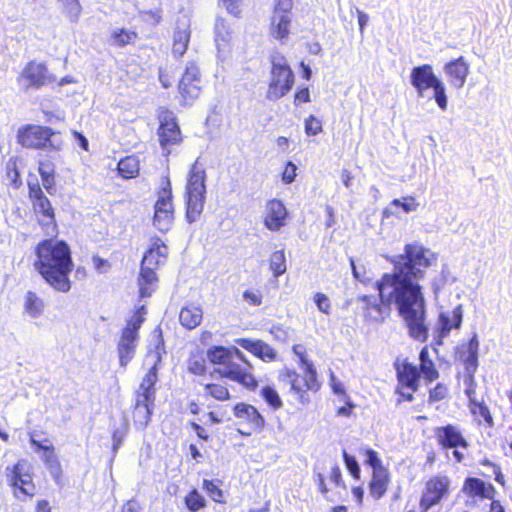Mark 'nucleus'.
<instances>
[{
	"label": "nucleus",
	"mask_w": 512,
	"mask_h": 512,
	"mask_svg": "<svg viewBox=\"0 0 512 512\" xmlns=\"http://www.w3.org/2000/svg\"><path fill=\"white\" fill-rule=\"evenodd\" d=\"M156 197L152 223L158 231L165 233L173 225L175 212L172 184L168 175H164L161 178L159 187L156 190Z\"/></svg>",
	"instance_id": "ddd939ff"
},
{
	"label": "nucleus",
	"mask_w": 512,
	"mask_h": 512,
	"mask_svg": "<svg viewBox=\"0 0 512 512\" xmlns=\"http://www.w3.org/2000/svg\"><path fill=\"white\" fill-rule=\"evenodd\" d=\"M223 6L227 9V11L235 16L239 15V5L237 0H221Z\"/></svg>",
	"instance_id": "69168bd1"
},
{
	"label": "nucleus",
	"mask_w": 512,
	"mask_h": 512,
	"mask_svg": "<svg viewBox=\"0 0 512 512\" xmlns=\"http://www.w3.org/2000/svg\"><path fill=\"white\" fill-rule=\"evenodd\" d=\"M128 432V423L124 424L122 430L116 429L112 432V440H113V450L117 451L118 448L122 445L125 435Z\"/></svg>",
	"instance_id": "bf43d9fd"
},
{
	"label": "nucleus",
	"mask_w": 512,
	"mask_h": 512,
	"mask_svg": "<svg viewBox=\"0 0 512 512\" xmlns=\"http://www.w3.org/2000/svg\"><path fill=\"white\" fill-rule=\"evenodd\" d=\"M270 79L266 91V99L277 101L286 96L295 82V74L286 57L279 51L270 55Z\"/></svg>",
	"instance_id": "6e6552de"
},
{
	"label": "nucleus",
	"mask_w": 512,
	"mask_h": 512,
	"mask_svg": "<svg viewBox=\"0 0 512 512\" xmlns=\"http://www.w3.org/2000/svg\"><path fill=\"white\" fill-rule=\"evenodd\" d=\"M299 364L302 373L294 368L284 366L278 371L277 380L283 386H288L299 403L306 405L311 402V396L318 393L322 387L316 367L307 359L304 353H299Z\"/></svg>",
	"instance_id": "423d86ee"
},
{
	"label": "nucleus",
	"mask_w": 512,
	"mask_h": 512,
	"mask_svg": "<svg viewBox=\"0 0 512 512\" xmlns=\"http://www.w3.org/2000/svg\"><path fill=\"white\" fill-rule=\"evenodd\" d=\"M207 417L212 424H220L229 420L228 412L225 408L218 406L215 410L207 413Z\"/></svg>",
	"instance_id": "603ef678"
},
{
	"label": "nucleus",
	"mask_w": 512,
	"mask_h": 512,
	"mask_svg": "<svg viewBox=\"0 0 512 512\" xmlns=\"http://www.w3.org/2000/svg\"><path fill=\"white\" fill-rule=\"evenodd\" d=\"M243 298L251 306H260L263 302V295L260 291L246 290L243 292Z\"/></svg>",
	"instance_id": "6e6d98bb"
},
{
	"label": "nucleus",
	"mask_w": 512,
	"mask_h": 512,
	"mask_svg": "<svg viewBox=\"0 0 512 512\" xmlns=\"http://www.w3.org/2000/svg\"><path fill=\"white\" fill-rule=\"evenodd\" d=\"M6 478L13 495L19 499H33L37 493L33 467L26 459H19L6 467Z\"/></svg>",
	"instance_id": "f8f14e48"
},
{
	"label": "nucleus",
	"mask_w": 512,
	"mask_h": 512,
	"mask_svg": "<svg viewBox=\"0 0 512 512\" xmlns=\"http://www.w3.org/2000/svg\"><path fill=\"white\" fill-rule=\"evenodd\" d=\"M411 85L418 96H423L428 89L433 90V98L438 107L445 111L448 106L446 87L443 81L434 73L430 64H422L411 69Z\"/></svg>",
	"instance_id": "9d476101"
},
{
	"label": "nucleus",
	"mask_w": 512,
	"mask_h": 512,
	"mask_svg": "<svg viewBox=\"0 0 512 512\" xmlns=\"http://www.w3.org/2000/svg\"><path fill=\"white\" fill-rule=\"evenodd\" d=\"M269 267L275 278L286 272V258L282 250L274 251L269 258Z\"/></svg>",
	"instance_id": "a18cd8bd"
},
{
	"label": "nucleus",
	"mask_w": 512,
	"mask_h": 512,
	"mask_svg": "<svg viewBox=\"0 0 512 512\" xmlns=\"http://www.w3.org/2000/svg\"><path fill=\"white\" fill-rule=\"evenodd\" d=\"M59 10L70 22H76L81 13L82 6L79 0H57Z\"/></svg>",
	"instance_id": "ea45409f"
},
{
	"label": "nucleus",
	"mask_w": 512,
	"mask_h": 512,
	"mask_svg": "<svg viewBox=\"0 0 512 512\" xmlns=\"http://www.w3.org/2000/svg\"><path fill=\"white\" fill-rule=\"evenodd\" d=\"M449 396V387L443 382H438L428 389V403L435 404L447 399Z\"/></svg>",
	"instance_id": "49530a36"
},
{
	"label": "nucleus",
	"mask_w": 512,
	"mask_h": 512,
	"mask_svg": "<svg viewBox=\"0 0 512 512\" xmlns=\"http://www.w3.org/2000/svg\"><path fill=\"white\" fill-rule=\"evenodd\" d=\"M452 492V481L443 473L429 476L424 482L419 498L420 512H428L433 507L446 501Z\"/></svg>",
	"instance_id": "4468645a"
},
{
	"label": "nucleus",
	"mask_w": 512,
	"mask_h": 512,
	"mask_svg": "<svg viewBox=\"0 0 512 512\" xmlns=\"http://www.w3.org/2000/svg\"><path fill=\"white\" fill-rule=\"evenodd\" d=\"M289 212L284 203L277 198L269 199L262 215L264 227L272 232H277L286 226Z\"/></svg>",
	"instance_id": "4be33fe9"
},
{
	"label": "nucleus",
	"mask_w": 512,
	"mask_h": 512,
	"mask_svg": "<svg viewBox=\"0 0 512 512\" xmlns=\"http://www.w3.org/2000/svg\"><path fill=\"white\" fill-rule=\"evenodd\" d=\"M314 301L319 311L324 314H330L331 312V302L329 298L321 292H317L314 295Z\"/></svg>",
	"instance_id": "864d4df0"
},
{
	"label": "nucleus",
	"mask_w": 512,
	"mask_h": 512,
	"mask_svg": "<svg viewBox=\"0 0 512 512\" xmlns=\"http://www.w3.org/2000/svg\"><path fill=\"white\" fill-rule=\"evenodd\" d=\"M139 36L135 30L118 28L112 31L109 37L110 44L117 48H123L127 45H134Z\"/></svg>",
	"instance_id": "e433bc0d"
},
{
	"label": "nucleus",
	"mask_w": 512,
	"mask_h": 512,
	"mask_svg": "<svg viewBox=\"0 0 512 512\" xmlns=\"http://www.w3.org/2000/svg\"><path fill=\"white\" fill-rule=\"evenodd\" d=\"M55 77L49 73L44 62L35 60L28 61L17 77V82L24 90L41 89L42 87L55 82Z\"/></svg>",
	"instance_id": "6ab92c4d"
},
{
	"label": "nucleus",
	"mask_w": 512,
	"mask_h": 512,
	"mask_svg": "<svg viewBox=\"0 0 512 512\" xmlns=\"http://www.w3.org/2000/svg\"><path fill=\"white\" fill-rule=\"evenodd\" d=\"M28 199L31 203V208L34 214L38 217V223L41 227L52 226L53 229L57 228L55 209L46 196L39 181L27 182Z\"/></svg>",
	"instance_id": "f3484780"
},
{
	"label": "nucleus",
	"mask_w": 512,
	"mask_h": 512,
	"mask_svg": "<svg viewBox=\"0 0 512 512\" xmlns=\"http://www.w3.org/2000/svg\"><path fill=\"white\" fill-rule=\"evenodd\" d=\"M45 301L37 292L28 290L23 298V311L30 318L41 317L45 311Z\"/></svg>",
	"instance_id": "473e14b6"
},
{
	"label": "nucleus",
	"mask_w": 512,
	"mask_h": 512,
	"mask_svg": "<svg viewBox=\"0 0 512 512\" xmlns=\"http://www.w3.org/2000/svg\"><path fill=\"white\" fill-rule=\"evenodd\" d=\"M365 463L372 468V473L368 482L370 496L374 500L381 499L388 491L391 483V474L389 469L382 464L378 453L371 449H365Z\"/></svg>",
	"instance_id": "dca6fc26"
},
{
	"label": "nucleus",
	"mask_w": 512,
	"mask_h": 512,
	"mask_svg": "<svg viewBox=\"0 0 512 512\" xmlns=\"http://www.w3.org/2000/svg\"><path fill=\"white\" fill-rule=\"evenodd\" d=\"M234 416L245 423L249 430L247 432L240 431L242 435L249 436L253 432H260L265 427V419L258 409L248 403L238 402L232 408Z\"/></svg>",
	"instance_id": "5701e85b"
},
{
	"label": "nucleus",
	"mask_w": 512,
	"mask_h": 512,
	"mask_svg": "<svg viewBox=\"0 0 512 512\" xmlns=\"http://www.w3.org/2000/svg\"><path fill=\"white\" fill-rule=\"evenodd\" d=\"M316 483H317V486H318V489L319 491L322 493V495L328 500V501H333L334 499L332 497H330L329 495V489L325 483V478L323 476V474L321 473H318L316 475V479H315Z\"/></svg>",
	"instance_id": "e2e57ef3"
},
{
	"label": "nucleus",
	"mask_w": 512,
	"mask_h": 512,
	"mask_svg": "<svg viewBox=\"0 0 512 512\" xmlns=\"http://www.w3.org/2000/svg\"><path fill=\"white\" fill-rule=\"evenodd\" d=\"M154 333H156V360L148 369L147 373L142 378L138 389L134 393L135 403L132 408V418L134 425L140 428H145L151 421L156 397L158 368L161 362V355L162 353H165V343L162 330L158 327L154 330Z\"/></svg>",
	"instance_id": "39448f33"
},
{
	"label": "nucleus",
	"mask_w": 512,
	"mask_h": 512,
	"mask_svg": "<svg viewBox=\"0 0 512 512\" xmlns=\"http://www.w3.org/2000/svg\"><path fill=\"white\" fill-rule=\"evenodd\" d=\"M323 130L322 121L314 115H309L305 119V133L308 136H316Z\"/></svg>",
	"instance_id": "09e8293b"
},
{
	"label": "nucleus",
	"mask_w": 512,
	"mask_h": 512,
	"mask_svg": "<svg viewBox=\"0 0 512 512\" xmlns=\"http://www.w3.org/2000/svg\"><path fill=\"white\" fill-rule=\"evenodd\" d=\"M38 436V433L31 432L29 434V441L34 450L41 454V459L54 481L60 484L63 480V469L56 454L55 447L48 438L40 440Z\"/></svg>",
	"instance_id": "aec40b11"
},
{
	"label": "nucleus",
	"mask_w": 512,
	"mask_h": 512,
	"mask_svg": "<svg viewBox=\"0 0 512 512\" xmlns=\"http://www.w3.org/2000/svg\"><path fill=\"white\" fill-rule=\"evenodd\" d=\"M418 360L419 365L411 362L408 357L397 358L393 362L397 380L395 394L398 403L414 401V395L420 388L421 378L428 385L440 377L427 345L420 350Z\"/></svg>",
	"instance_id": "20e7f679"
},
{
	"label": "nucleus",
	"mask_w": 512,
	"mask_h": 512,
	"mask_svg": "<svg viewBox=\"0 0 512 512\" xmlns=\"http://www.w3.org/2000/svg\"><path fill=\"white\" fill-rule=\"evenodd\" d=\"M220 480H208L204 479L202 482V488L205 490L210 499L216 503H225L224 491L221 489Z\"/></svg>",
	"instance_id": "79ce46f5"
},
{
	"label": "nucleus",
	"mask_w": 512,
	"mask_h": 512,
	"mask_svg": "<svg viewBox=\"0 0 512 512\" xmlns=\"http://www.w3.org/2000/svg\"><path fill=\"white\" fill-rule=\"evenodd\" d=\"M190 31L188 29H178L174 32L172 53L175 57H182L189 46Z\"/></svg>",
	"instance_id": "58836bf2"
},
{
	"label": "nucleus",
	"mask_w": 512,
	"mask_h": 512,
	"mask_svg": "<svg viewBox=\"0 0 512 512\" xmlns=\"http://www.w3.org/2000/svg\"><path fill=\"white\" fill-rule=\"evenodd\" d=\"M5 176L9 181V184L14 189H19L22 186V179L20 170L18 168L17 158L11 157L5 166Z\"/></svg>",
	"instance_id": "37998d69"
},
{
	"label": "nucleus",
	"mask_w": 512,
	"mask_h": 512,
	"mask_svg": "<svg viewBox=\"0 0 512 512\" xmlns=\"http://www.w3.org/2000/svg\"><path fill=\"white\" fill-rule=\"evenodd\" d=\"M38 173L42 180L43 188L48 194H53L56 186V167L51 158H45L38 162Z\"/></svg>",
	"instance_id": "72a5a7b5"
},
{
	"label": "nucleus",
	"mask_w": 512,
	"mask_h": 512,
	"mask_svg": "<svg viewBox=\"0 0 512 512\" xmlns=\"http://www.w3.org/2000/svg\"><path fill=\"white\" fill-rule=\"evenodd\" d=\"M296 171H297V166L292 161H288L284 165L283 171L281 173L282 181L285 184L292 183L296 178V175H297Z\"/></svg>",
	"instance_id": "5fc2aeb1"
},
{
	"label": "nucleus",
	"mask_w": 512,
	"mask_h": 512,
	"mask_svg": "<svg viewBox=\"0 0 512 512\" xmlns=\"http://www.w3.org/2000/svg\"><path fill=\"white\" fill-rule=\"evenodd\" d=\"M35 512H52L50 503L46 499H39L35 503Z\"/></svg>",
	"instance_id": "774afa93"
},
{
	"label": "nucleus",
	"mask_w": 512,
	"mask_h": 512,
	"mask_svg": "<svg viewBox=\"0 0 512 512\" xmlns=\"http://www.w3.org/2000/svg\"><path fill=\"white\" fill-rule=\"evenodd\" d=\"M147 309L145 305L137 307L131 318L126 321L125 327L117 344L119 364L126 367L134 358L139 339V330L146 320Z\"/></svg>",
	"instance_id": "9b49d317"
},
{
	"label": "nucleus",
	"mask_w": 512,
	"mask_h": 512,
	"mask_svg": "<svg viewBox=\"0 0 512 512\" xmlns=\"http://www.w3.org/2000/svg\"><path fill=\"white\" fill-rule=\"evenodd\" d=\"M330 480L334 484L335 487H341L342 489L346 488V485L342 479V472L338 465L332 467L330 472Z\"/></svg>",
	"instance_id": "052dcab7"
},
{
	"label": "nucleus",
	"mask_w": 512,
	"mask_h": 512,
	"mask_svg": "<svg viewBox=\"0 0 512 512\" xmlns=\"http://www.w3.org/2000/svg\"><path fill=\"white\" fill-rule=\"evenodd\" d=\"M158 121V142L163 150L170 153L173 146L180 145L183 135L174 112L167 107H159L156 113Z\"/></svg>",
	"instance_id": "2eb2a0df"
},
{
	"label": "nucleus",
	"mask_w": 512,
	"mask_h": 512,
	"mask_svg": "<svg viewBox=\"0 0 512 512\" xmlns=\"http://www.w3.org/2000/svg\"><path fill=\"white\" fill-rule=\"evenodd\" d=\"M392 264L394 272L383 274L375 283L379 302L369 295L358 296V313L366 324H380L390 316L391 302L394 300L409 336L425 342L429 335L426 304L421 286L414 281L422 279L431 265L429 251L418 243L406 244L404 252L396 255Z\"/></svg>",
	"instance_id": "f257e3e1"
},
{
	"label": "nucleus",
	"mask_w": 512,
	"mask_h": 512,
	"mask_svg": "<svg viewBox=\"0 0 512 512\" xmlns=\"http://www.w3.org/2000/svg\"><path fill=\"white\" fill-rule=\"evenodd\" d=\"M345 466L352 477L356 480L360 478V467L354 456L349 455L345 450L342 453Z\"/></svg>",
	"instance_id": "3c124183"
},
{
	"label": "nucleus",
	"mask_w": 512,
	"mask_h": 512,
	"mask_svg": "<svg viewBox=\"0 0 512 512\" xmlns=\"http://www.w3.org/2000/svg\"><path fill=\"white\" fill-rule=\"evenodd\" d=\"M310 101V91L308 87L298 89L294 94L295 105H300Z\"/></svg>",
	"instance_id": "680f3d73"
},
{
	"label": "nucleus",
	"mask_w": 512,
	"mask_h": 512,
	"mask_svg": "<svg viewBox=\"0 0 512 512\" xmlns=\"http://www.w3.org/2000/svg\"><path fill=\"white\" fill-rule=\"evenodd\" d=\"M184 504L189 512H197L207 506V501L196 488H192L185 495Z\"/></svg>",
	"instance_id": "a19ab883"
},
{
	"label": "nucleus",
	"mask_w": 512,
	"mask_h": 512,
	"mask_svg": "<svg viewBox=\"0 0 512 512\" xmlns=\"http://www.w3.org/2000/svg\"><path fill=\"white\" fill-rule=\"evenodd\" d=\"M215 33H216V41H228L230 38V32L228 30V27L226 25V22L221 19L218 20L215 24Z\"/></svg>",
	"instance_id": "4d7b16f0"
},
{
	"label": "nucleus",
	"mask_w": 512,
	"mask_h": 512,
	"mask_svg": "<svg viewBox=\"0 0 512 512\" xmlns=\"http://www.w3.org/2000/svg\"><path fill=\"white\" fill-rule=\"evenodd\" d=\"M462 306L457 305L451 312H441L438 316V326L434 342L440 346L444 338L448 337L452 329H459L462 324Z\"/></svg>",
	"instance_id": "b1692460"
},
{
	"label": "nucleus",
	"mask_w": 512,
	"mask_h": 512,
	"mask_svg": "<svg viewBox=\"0 0 512 512\" xmlns=\"http://www.w3.org/2000/svg\"><path fill=\"white\" fill-rule=\"evenodd\" d=\"M201 93V75L199 68L191 63L187 65L178 83L179 101L182 106H191Z\"/></svg>",
	"instance_id": "412c9836"
},
{
	"label": "nucleus",
	"mask_w": 512,
	"mask_h": 512,
	"mask_svg": "<svg viewBox=\"0 0 512 512\" xmlns=\"http://www.w3.org/2000/svg\"><path fill=\"white\" fill-rule=\"evenodd\" d=\"M203 318L202 308L198 305L187 304L181 308L179 312L180 324L188 329L193 330L198 327Z\"/></svg>",
	"instance_id": "f704fd0d"
},
{
	"label": "nucleus",
	"mask_w": 512,
	"mask_h": 512,
	"mask_svg": "<svg viewBox=\"0 0 512 512\" xmlns=\"http://www.w3.org/2000/svg\"><path fill=\"white\" fill-rule=\"evenodd\" d=\"M190 426L195 431L198 438H200L203 441H207L209 439V434L207 433L204 427H202L196 422H190Z\"/></svg>",
	"instance_id": "338daca9"
},
{
	"label": "nucleus",
	"mask_w": 512,
	"mask_h": 512,
	"mask_svg": "<svg viewBox=\"0 0 512 512\" xmlns=\"http://www.w3.org/2000/svg\"><path fill=\"white\" fill-rule=\"evenodd\" d=\"M206 171L197 158L191 165L185 187L186 218L188 222L196 221L203 212L206 198Z\"/></svg>",
	"instance_id": "0eeeda50"
},
{
	"label": "nucleus",
	"mask_w": 512,
	"mask_h": 512,
	"mask_svg": "<svg viewBox=\"0 0 512 512\" xmlns=\"http://www.w3.org/2000/svg\"><path fill=\"white\" fill-rule=\"evenodd\" d=\"M57 135L60 132L49 126L25 124L18 128L16 141L21 147L30 150L59 151L63 142L54 140Z\"/></svg>",
	"instance_id": "1a4fd4ad"
},
{
	"label": "nucleus",
	"mask_w": 512,
	"mask_h": 512,
	"mask_svg": "<svg viewBox=\"0 0 512 512\" xmlns=\"http://www.w3.org/2000/svg\"><path fill=\"white\" fill-rule=\"evenodd\" d=\"M293 0H275L272 15L292 16Z\"/></svg>",
	"instance_id": "de8ad7c7"
},
{
	"label": "nucleus",
	"mask_w": 512,
	"mask_h": 512,
	"mask_svg": "<svg viewBox=\"0 0 512 512\" xmlns=\"http://www.w3.org/2000/svg\"><path fill=\"white\" fill-rule=\"evenodd\" d=\"M462 490L471 498L493 499L496 494V490L492 484H487L476 477H467L463 483Z\"/></svg>",
	"instance_id": "cd10ccee"
},
{
	"label": "nucleus",
	"mask_w": 512,
	"mask_h": 512,
	"mask_svg": "<svg viewBox=\"0 0 512 512\" xmlns=\"http://www.w3.org/2000/svg\"><path fill=\"white\" fill-rule=\"evenodd\" d=\"M208 362H210L208 350L206 352L202 349L193 350L187 357L186 371L195 377H205L210 372Z\"/></svg>",
	"instance_id": "c85d7f7f"
},
{
	"label": "nucleus",
	"mask_w": 512,
	"mask_h": 512,
	"mask_svg": "<svg viewBox=\"0 0 512 512\" xmlns=\"http://www.w3.org/2000/svg\"><path fill=\"white\" fill-rule=\"evenodd\" d=\"M478 348L479 341L474 334L467 343L468 355L463 359L466 374H474L478 367Z\"/></svg>",
	"instance_id": "4c0bfd02"
},
{
	"label": "nucleus",
	"mask_w": 512,
	"mask_h": 512,
	"mask_svg": "<svg viewBox=\"0 0 512 512\" xmlns=\"http://www.w3.org/2000/svg\"><path fill=\"white\" fill-rule=\"evenodd\" d=\"M208 358L212 365H222L209 372V380L202 384L207 400L228 402L233 399L226 380L240 384L248 391H256L259 382L252 371L246 356L235 346L214 345L208 348Z\"/></svg>",
	"instance_id": "f03ea898"
},
{
	"label": "nucleus",
	"mask_w": 512,
	"mask_h": 512,
	"mask_svg": "<svg viewBox=\"0 0 512 512\" xmlns=\"http://www.w3.org/2000/svg\"><path fill=\"white\" fill-rule=\"evenodd\" d=\"M292 16L272 15L269 24V35L274 40L285 43L291 34Z\"/></svg>",
	"instance_id": "7c9ffc66"
},
{
	"label": "nucleus",
	"mask_w": 512,
	"mask_h": 512,
	"mask_svg": "<svg viewBox=\"0 0 512 512\" xmlns=\"http://www.w3.org/2000/svg\"><path fill=\"white\" fill-rule=\"evenodd\" d=\"M34 255L33 268L44 282L58 292H69L74 262L68 243L56 238L42 239L35 245Z\"/></svg>",
	"instance_id": "7ed1b4c3"
},
{
	"label": "nucleus",
	"mask_w": 512,
	"mask_h": 512,
	"mask_svg": "<svg viewBox=\"0 0 512 512\" xmlns=\"http://www.w3.org/2000/svg\"><path fill=\"white\" fill-rule=\"evenodd\" d=\"M270 333L280 340H285L288 336L287 330L283 325H274L270 328Z\"/></svg>",
	"instance_id": "0e129e2a"
},
{
	"label": "nucleus",
	"mask_w": 512,
	"mask_h": 512,
	"mask_svg": "<svg viewBox=\"0 0 512 512\" xmlns=\"http://www.w3.org/2000/svg\"><path fill=\"white\" fill-rule=\"evenodd\" d=\"M434 438L441 450H452L453 459L456 463L464 460L460 449H468L469 443L461 429L454 424H446L434 428Z\"/></svg>",
	"instance_id": "a211bd4d"
},
{
	"label": "nucleus",
	"mask_w": 512,
	"mask_h": 512,
	"mask_svg": "<svg viewBox=\"0 0 512 512\" xmlns=\"http://www.w3.org/2000/svg\"><path fill=\"white\" fill-rule=\"evenodd\" d=\"M117 175L123 180L135 179L140 175V159L135 154L122 157L116 167Z\"/></svg>",
	"instance_id": "2f4dec72"
},
{
	"label": "nucleus",
	"mask_w": 512,
	"mask_h": 512,
	"mask_svg": "<svg viewBox=\"0 0 512 512\" xmlns=\"http://www.w3.org/2000/svg\"><path fill=\"white\" fill-rule=\"evenodd\" d=\"M465 384H466V388H465V394L467 395L468 397V400L471 401V400H477L475 398V395H476V382H475V378H474V374H465Z\"/></svg>",
	"instance_id": "13d9d810"
},
{
	"label": "nucleus",
	"mask_w": 512,
	"mask_h": 512,
	"mask_svg": "<svg viewBox=\"0 0 512 512\" xmlns=\"http://www.w3.org/2000/svg\"><path fill=\"white\" fill-rule=\"evenodd\" d=\"M168 248L164 241L155 236L151 239V245L143 255L141 265L158 269L167 260Z\"/></svg>",
	"instance_id": "bb28decb"
},
{
	"label": "nucleus",
	"mask_w": 512,
	"mask_h": 512,
	"mask_svg": "<svg viewBox=\"0 0 512 512\" xmlns=\"http://www.w3.org/2000/svg\"><path fill=\"white\" fill-rule=\"evenodd\" d=\"M444 71L450 85L456 89H461L469 75V64L463 56H459L448 61L444 66Z\"/></svg>",
	"instance_id": "a878e982"
},
{
	"label": "nucleus",
	"mask_w": 512,
	"mask_h": 512,
	"mask_svg": "<svg viewBox=\"0 0 512 512\" xmlns=\"http://www.w3.org/2000/svg\"><path fill=\"white\" fill-rule=\"evenodd\" d=\"M235 344L263 362H273L278 356L277 351L261 339L237 338Z\"/></svg>",
	"instance_id": "393cba45"
},
{
	"label": "nucleus",
	"mask_w": 512,
	"mask_h": 512,
	"mask_svg": "<svg viewBox=\"0 0 512 512\" xmlns=\"http://www.w3.org/2000/svg\"><path fill=\"white\" fill-rule=\"evenodd\" d=\"M392 205L400 207L405 213L415 211L419 204L413 196H405L402 199H394Z\"/></svg>",
	"instance_id": "8fccbe9b"
},
{
	"label": "nucleus",
	"mask_w": 512,
	"mask_h": 512,
	"mask_svg": "<svg viewBox=\"0 0 512 512\" xmlns=\"http://www.w3.org/2000/svg\"><path fill=\"white\" fill-rule=\"evenodd\" d=\"M157 269L141 265L139 275L137 278V285L139 288V298H148L156 291L158 287Z\"/></svg>",
	"instance_id": "c756f323"
},
{
	"label": "nucleus",
	"mask_w": 512,
	"mask_h": 512,
	"mask_svg": "<svg viewBox=\"0 0 512 512\" xmlns=\"http://www.w3.org/2000/svg\"><path fill=\"white\" fill-rule=\"evenodd\" d=\"M260 395L272 410H279L283 402L278 391L271 385H265L260 390Z\"/></svg>",
	"instance_id": "c03bdc74"
},
{
	"label": "nucleus",
	"mask_w": 512,
	"mask_h": 512,
	"mask_svg": "<svg viewBox=\"0 0 512 512\" xmlns=\"http://www.w3.org/2000/svg\"><path fill=\"white\" fill-rule=\"evenodd\" d=\"M468 408L478 425L486 428L494 427L493 416L484 401L471 400L468 402Z\"/></svg>",
	"instance_id": "c9c22d12"
}]
</instances>
